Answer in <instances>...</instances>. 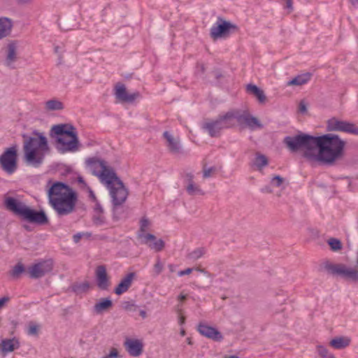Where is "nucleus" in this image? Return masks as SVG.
I'll return each mask as SVG.
<instances>
[{"mask_svg":"<svg viewBox=\"0 0 358 358\" xmlns=\"http://www.w3.org/2000/svg\"><path fill=\"white\" fill-rule=\"evenodd\" d=\"M49 203L58 215L63 216L71 213L76 206L77 196L66 184L56 182L48 190Z\"/></svg>","mask_w":358,"mask_h":358,"instance_id":"f257e3e1","label":"nucleus"},{"mask_svg":"<svg viewBox=\"0 0 358 358\" xmlns=\"http://www.w3.org/2000/svg\"><path fill=\"white\" fill-rule=\"evenodd\" d=\"M24 159L27 164L34 167L40 166L49 152L48 139L41 132L35 131L33 136L23 134Z\"/></svg>","mask_w":358,"mask_h":358,"instance_id":"f03ea898","label":"nucleus"},{"mask_svg":"<svg viewBox=\"0 0 358 358\" xmlns=\"http://www.w3.org/2000/svg\"><path fill=\"white\" fill-rule=\"evenodd\" d=\"M315 159L332 163L341 156L344 142L338 136L328 134L315 137Z\"/></svg>","mask_w":358,"mask_h":358,"instance_id":"7ed1b4c3","label":"nucleus"},{"mask_svg":"<svg viewBox=\"0 0 358 358\" xmlns=\"http://www.w3.org/2000/svg\"><path fill=\"white\" fill-rule=\"evenodd\" d=\"M50 135L57 142L56 148L61 153L74 152L78 150L79 141L76 128L70 124L53 125Z\"/></svg>","mask_w":358,"mask_h":358,"instance_id":"20e7f679","label":"nucleus"},{"mask_svg":"<svg viewBox=\"0 0 358 358\" xmlns=\"http://www.w3.org/2000/svg\"><path fill=\"white\" fill-rule=\"evenodd\" d=\"M6 208L22 220L39 225L45 224L48 222V217L43 211H37L28 207L24 203L8 196L4 200Z\"/></svg>","mask_w":358,"mask_h":358,"instance_id":"39448f33","label":"nucleus"},{"mask_svg":"<svg viewBox=\"0 0 358 358\" xmlns=\"http://www.w3.org/2000/svg\"><path fill=\"white\" fill-rule=\"evenodd\" d=\"M315 137L308 134H300L294 136H286L284 143L292 152L299 149L304 150V157L309 159H315Z\"/></svg>","mask_w":358,"mask_h":358,"instance_id":"423d86ee","label":"nucleus"},{"mask_svg":"<svg viewBox=\"0 0 358 358\" xmlns=\"http://www.w3.org/2000/svg\"><path fill=\"white\" fill-rule=\"evenodd\" d=\"M86 164L92 174L97 176L102 183H110L111 179L115 178V172L106 161L92 157L86 160Z\"/></svg>","mask_w":358,"mask_h":358,"instance_id":"0eeeda50","label":"nucleus"},{"mask_svg":"<svg viewBox=\"0 0 358 358\" xmlns=\"http://www.w3.org/2000/svg\"><path fill=\"white\" fill-rule=\"evenodd\" d=\"M233 113L228 112L225 115L219 116L216 120L205 122L202 124V129L211 137L220 136L222 129H228L234 126Z\"/></svg>","mask_w":358,"mask_h":358,"instance_id":"6e6552de","label":"nucleus"},{"mask_svg":"<svg viewBox=\"0 0 358 358\" xmlns=\"http://www.w3.org/2000/svg\"><path fill=\"white\" fill-rule=\"evenodd\" d=\"M109 189L113 204L115 206H121L126 201L128 192L120 179L115 175V178L111 179L110 183H104Z\"/></svg>","mask_w":358,"mask_h":358,"instance_id":"1a4fd4ad","label":"nucleus"},{"mask_svg":"<svg viewBox=\"0 0 358 358\" xmlns=\"http://www.w3.org/2000/svg\"><path fill=\"white\" fill-rule=\"evenodd\" d=\"M0 167L8 175L13 174L17 169L16 145L6 148L0 155Z\"/></svg>","mask_w":358,"mask_h":358,"instance_id":"9d476101","label":"nucleus"},{"mask_svg":"<svg viewBox=\"0 0 358 358\" xmlns=\"http://www.w3.org/2000/svg\"><path fill=\"white\" fill-rule=\"evenodd\" d=\"M327 271L334 275L341 276L353 281H358V270L348 267L343 264H327Z\"/></svg>","mask_w":358,"mask_h":358,"instance_id":"9b49d317","label":"nucleus"},{"mask_svg":"<svg viewBox=\"0 0 358 358\" xmlns=\"http://www.w3.org/2000/svg\"><path fill=\"white\" fill-rule=\"evenodd\" d=\"M236 26L229 22L218 18L217 21L210 28L211 38L217 39L224 38L229 35L231 31L236 29Z\"/></svg>","mask_w":358,"mask_h":358,"instance_id":"f8f14e48","label":"nucleus"},{"mask_svg":"<svg viewBox=\"0 0 358 358\" xmlns=\"http://www.w3.org/2000/svg\"><path fill=\"white\" fill-rule=\"evenodd\" d=\"M233 113V119H234V126L236 123H238L241 126H245L250 128L252 130L256 129L262 128V124L257 120V118L251 115L247 112H243L240 113L238 112H232Z\"/></svg>","mask_w":358,"mask_h":358,"instance_id":"ddd939ff","label":"nucleus"},{"mask_svg":"<svg viewBox=\"0 0 358 358\" xmlns=\"http://www.w3.org/2000/svg\"><path fill=\"white\" fill-rule=\"evenodd\" d=\"M327 129L331 131H336L353 134H358V127L354 124L336 117H332L327 121Z\"/></svg>","mask_w":358,"mask_h":358,"instance_id":"4468645a","label":"nucleus"},{"mask_svg":"<svg viewBox=\"0 0 358 358\" xmlns=\"http://www.w3.org/2000/svg\"><path fill=\"white\" fill-rule=\"evenodd\" d=\"M53 268L51 260H43L33 264L28 268L29 276L31 278H39L50 273Z\"/></svg>","mask_w":358,"mask_h":358,"instance_id":"2eb2a0df","label":"nucleus"},{"mask_svg":"<svg viewBox=\"0 0 358 358\" xmlns=\"http://www.w3.org/2000/svg\"><path fill=\"white\" fill-rule=\"evenodd\" d=\"M18 43L15 41H10L5 48V61L6 66L14 68V63L17 59Z\"/></svg>","mask_w":358,"mask_h":358,"instance_id":"dca6fc26","label":"nucleus"},{"mask_svg":"<svg viewBox=\"0 0 358 358\" xmlns=\"http://www.w3.org/2000/svg\"><path fill=\"white\" fill-rule=\"evenodd\" d=\"M197 331L203 336L214 341H221L223 339V336L220 331H219L216 328L204 323H200L198 324Z\"/></svg>","mask_w":358,"mask_h":358,"instance_id":"f3484780","label":"nucleus"},{"mask_svg":"<svg viewBox=\"0 0 358 358\" xmlns=\"http://www.w3.org/2000/svg\"><path fill=\"white\" fill-rule=\"evenodd\" d=\"M124 345L127 352L132 357H138L143 352V343L138 339L127 338Z\"/></svg>","mask_w":358,"mask_h":358,"instance_id":"a211bd4d","label":"nucleus"},{"mask_svg":"<svg viewBox=\"0 0 358 358\" xmlns=\"http://www.w3.org/2000/svg\"><path fill=\"white\" fill-rule=\"evenodd\" d=\"M115 94L117 99L125 103H132L140 95L138 92L128 94L126 90V87L123 84H118L116 85Z\"/></svg>","mask_w":358,"mask_h":358,"instance_id":"6ab92c4d","label":"nucleus"},{"mask_svg":"<svg viewBox=\"0 0 358 358\" xmlns=\"http://www.w3.org/2000/svg\"><path fill=\"white\" fill-rule=\"evenodd\" d=\"M150 222L147 217H142L140 220V229L138 231V237L141 239V243H148V241H155V236L151 234H146Z\"/></svg>","mask_w":358,"mask_h":358,"instance_id":"aec40b11","label":"nucleus"},{"mask_svg":"<svg viewBox=\"0 0 358 358\" xmlns=\"http://www.w3.org/2000/svg\"><path fill=\"white\" fill-rule=\"evenodd\" d=\"M20 347V341L16 337L2 339L0 343V351L3 355L12 352L15 350L18 349Z\"/></svg>","mask_w":358,"mask_h":358,"instance_id":"412c9836","label":"nucleus"},{"mask_svg":"<svg viewBox=\"0 0 358 358\" xmlns=\"http://www.w3.org/2000/svg\"><path fill=\"white\" fill-rule=\"evenodd\" d=\"M136 276L135 273H129L125 276H124L120 280V283L117 285V287L114 289V292L117 295H121L123 293L126 292L129 287L131 286L133 280Z\"/></svg>","mask_w":358,"mask_h":358,"instance_id":"4be33fe9","label":"nucleus"},{"mask_svg":"<svg viewBox=\"0 0 358 358\" xmlns=\"http://www.w3.org/2000/svg\"><path fill=\"white\" fill-rule=\"evenodd\" d=\"M96 284L99 289L106 290L109 286V279L104 266H99L96 269Z\"/></svg>","mask_w":358,"mask_h":358,"instance_id":"5701e85b","label":"nucleus"},{"mask_svg":"<svg viewBox=\"0 0 358 358\" xmlns=\"http://www.w3.org/2000/svg\"><path fill=\"white\" fill-rule=\"evenodd\" d=\"M163 135L166 140L167 146L170 151L173 153H178L181 148L179 139L175 138L169 131H164Z\"/></svg>","mask_w":358,"mask_h":358,"instance_id":"b1692460","label":"nucleus"},{"mask_svg":"<svg viewBox=\"0 0 358 358\" xmlns=\"http://www.w3.org/2000/svg\"><path fill=\"white\" fill-rule=\"evenodd\" d=\"M350 338L347 336H338L333 338L329 342L330 346L336 350L344 349L350 344Z\"/></svg>","mask_w":358,"mask_h":358,"instance_id":"393cba45","label":"nucleus"},{"mask_svg":"<svg viewBox=\"0 0 358 358\" xmlns=\"http://www.w3.org/2000/svg\"><path fill=\"white\" fill-rule=\"evenodd\" d=\"M13 24L8 17H0V40L10 34Z\"/></svg>","mask_w":358,"mask_h":358,"instance_id":"a878e982","label":"nucleus"},{"mask_svg":"<svg viewBox=\"0 0 358 358\" xmlns=\"http://www.w3.org/2000/svg\"><path fill=\"white\" fill-rule=\"evenodd\" d=\"M112 306L113 303L110 299H101L94 306V312L96 314H101L108 310Z\"/></svg>","mask_w":358,"mask_h":358,"instance_id":"bb28decb","label":"nucleus"},{"mask_svg":"<svg viewBox=\"0 0 358 358\" xmlns=\"http://www.w3.org/2000/svg\"><path fill=\"white\" fill-rule=\"evenodd\" d=\"M312 74L310 73H306L299 75L289 80L287 83V85H302L307 83L311 78Z\"/></svg>","mask_w":358,"mask_h":358,"instance_id":"cd10ccee","label":"nucleus"},{"mask_svg":"<svg viewBox=\"0 0 358 358\" xmlns=\"http://www.w3.org/2000/svg\"><path fill=\"white\" fill-rule=\"evenodd\" d=\"M247 92L251 94H253L259 101V102L263 103L266 100V96L261 89H259L257 86L255 85H248L247 87Z\"/></svg>","mask_w":358,"mask_h":358,"instance_id":"c85d7f7f","label":"nucleus"},{"mask_svg":"<svg viewBox=\"0 0 358 358\" xmlns=\"http://www.w3.org/2000/svg\"><path fill=\"white\" fill-rule=\"evenodd\" d=\"M45 108L47 110H59L63 109V103L57 99H50L45 103Z\"/></svg>","mask_w":358,"mask_h":358,"instance_id":"c756f323","label":"nucleus"},{"mask_svg":"<svg viewBox=\"0 0 358 358\" xmlns=\"http://www.w3.org/2000/svg\"><path fill=\"white\" fill-rule=\"evenodd\" d=\"M143 244L148 245V247L154 250L156 252H159L162 250V249L164 247V242L162 239L157 240L156 238L155 241H148V243H143Z\"/></svg>","mask_w":358,"mask_h":358,"instance_id":"7c9ffc66","label":"nucleus"},{"mask_svg":"<svg viewBox=\"0 0 358 358\" xmlns=\"http://www.w3.org/2000/svg\"><path fill=\"white\" fill-rule=\"evenodd\" d=\"M254 164L258 169H262L268 164V159L265 155L258 153L256 155Z\"/></svg>","mask_w":358,"mask_h":358,"instance_id":"2f4dec72","label":"nucleus"},{"mask_svg":"<svg viewBox=\"0 0 358 358\" xmlns=\"http://www.w3.org/2000/svg\"><path fill=\"white\" fill-rule=\"evenodd\" d=\"M206 252L203 248H198L187 255V258L191 260H197L202 257Z\"/></svg>","mask_w":358,"mask_h":358,"instance_id":"473e14b6","label":"nucleus"},{"mask_svg":"<svg viewBox=\"0 0 358 358\" xmlns=\"http://www.w3.org/2000/svg\"><path fill=\"white\" fill-rule=\"evenodd\" d=\"M316 350L317 354L322 357V358H336L335 356L329 351V350L321 345H318L316 347Z\"/></svg>","mask_w":358,"mask_h":358,"instance_id":"72a5a7b5","label":"nucleus"},{"mask_svg":"<svg viewBox=\"0 0 358 358\" xmlns=\"http://www.w3.org/2000/svg\"><path fill=\"white\" fill-rule=\"evenodd\" d=\"M90 288V283L87 281L82 283L76 284L73 287V290L76 294H82L87 292Z\"/></svg>","mask_w":358,"mask_h":358,"instance_id":"f704fd0d","label":"nucleus"},{"mask_svg":"<svg viewBox=\"0 0 358 358\" xmlns=\"http://www.w3.org/2000/svg\"><path fill=\"white\" fill-rule=\"evenodd\" d=\"M24 271V265L22 263H18L11 270L10 275L13 278H18Z\"/></svg>","mask_w":358,"mask_h":358,"instance_id":"c9c22d12","label":"nucleus"},{"mask_svg":"<svg viewBox=\"0 0 358 358\" xmlns=\"http://www.w3.org/2000/svg\"><path fill=\"white\" fill-rule=\"evenodd\" d=\"M187 192L190 195L203 194L201 189L198 186L195 185L192 182H189L187 185Z\"/></svg>","mask_w":358,"mask_h":358,"instance_id":"e433bc0d","label":"nucleus"},{"mask_svg":"<svg viewBox=\"0 0 358 358\" xmlns=\"http://www.w3.org/2000/svg\"><path fill=\"white\" fill-rule=\"evenodd\" d=\"M328 243L333 251H338L342 248L341 241L337 238H330L328 241Z\"/></svg>","mask_w":358,"mask_h":358,"instance_id":"4c0bfd02","label":"nucleus"},{"mask_svg":"<svg viewBox=\"0 0 358 358\" xmlns=\"http://www.w3.org/2000/svg\"><path fill=\"white\" fill-rule=\"evenodd\" d=\"M93 222L98 226L102 225L105 222V216L103 213H94Z\"/></svg>","mask_w":358,"mask_h":358,"instance_id":"58836bf2","label":"nucleus"},{"mask_svg":"<svg viewBox=\"0 0 358 358\" xmlns=\"http://www.w3.org/2000/svg\"><path fill=\"white\" fill-rule=\"evenodd\" d=\"M38 331V326L33 322L29 324L27 329V334L30 336L37 335Z\"/></svg>","mask_w":358,"mask_h":358,"instance_id":"ea45409f","label":"nucleus"},{"mask_svg":"<svg viewBox=\"0 0 358 358\" xmlns=\"http://www.w3.org/2000/svg\"><path fill=\"white\" fill-rule=\"evenodd\" d=\"M164 268V265L160 261L159 258H157L155 264L154 265V272L156 275H159Z\"/></svg>","mask_w":358,"mask_h":358,"instance_id":"a19ab883","label":"nucleus"},{"mask_svg":"<svg viewBox=\"0 0 358 358\" xmlns=\"http://www.w3.org/2000/svg\"><path fill=\"white\" fill-rule=\"evenodd\" d=\"M284 181V178H282L281 176H274L271 180V183L272 185L275 186V187H280L281 185L282 184Z\"/></svg>","mask_w":358,"mask_h":358,"instance_id":"79ce46f5","label":"nucleus"},{"mask_svg":"<svg viewBox=\"0 0 358 358\" xmlns=\"http://www.w3.org/2000/svg\"><path fill=\"white\" fill-rule=\"evenodd\" d=\"M122 307L124 310L131 311L135 310L136 306L132 302L125 301L122 303Z\"/></svg>","mask_w":358,"mask_h":358,"instance_id":"37998d69","label":"nucleus"},{"mask_svg":"<svg viewBox=\"0 0 358 358\" xmlns=\"http://www.w3.org/2000/svg\"><path fill=\"white\" fill-rule=\"evenodd\" d=\"M10 300V297L8 296H4L0 299V310L3 308L5 305Z\"/></svg>","mask_w":358,"mask_h":358,"instance_id":"c03bdc74","label":"nucleus"},{"mask_svg":"<svg viewBox=\"0 0 358 358\" xmlns=\"http://www.w3.org/2000/svg\"><path fill=\"white\" fill-rule=\"evenodd\" d=\"M95 206L94 208V212L95 213H103V209L101 205L98 202V201H95Z\"/></svg>","mask_w":358,"mask_h":358,"instance_id":"a18cd8bd","label":"nucleus"},{"mask_svg":"<svg viewBox=\"0 0 358 358\" xmlns=\"http://www.w3.org/2000/svg\"><path fill=\"white\" fill-rule=\"evenodd\" d=\"M118 356V352L116 349H113L110 353L104 357L103 358H116Z\"/></svg>","mask_w":358,"mask_h":358,"instance_id":"49530a36","label":"nucleus"},{"mask_svg":"<svg viewBox=\"0 0 358 358\" xmlns=\"http://www.w3.org/2000/svg\"><path fill=\"white\" fill-rule=\"evenodd\" d=\"M193 271V268H187L185 270H182V271H180L178 273V276H183L185 275H189Z\"/></svg>","mask_w":358,"mask_h":358,"instance_id":"de8ad7c7","label":"nucleus"},{"mask_svg":"<svg viewBox=\"0 0 358 358\" xmlns=\"http://www.w3.org/2000/svg\"><path fill=\"white\" fill-rule=\"evenodd\" d=\"M299 111L305 113L307 111V107L304 101H301L299 106Z\"/></svg>","mask_w":358,"mask_h":358,"instance_id":"09e8293b","label":"nucleus"},{"mask_svg":"<svg viewBox=\"0 0 358 358\" xmlns=\"http://www.w3.org/2000/svg\"><path fill=\"white\" fill-rule=\"evenodd\" d=\"M213 171H214L213 168H209V169H205L203 171V177L204 178L210 177Z\"/></svg>","mask_w":358,"mask_h":358,"instance_id":"8fccbe9b","label":"nucleus"},{"mask_svg":"<svg viewBox=\"0 0 358 358\" xmlns=\"http://www.w3.org/2000/svg\"><path fill=\"white\" fill-rule=\"evenodd\" d=\"M85 235L84 233H78L73 236V241L75 243H78L81 238Z\"/></svg>","mask_w":358,"mask_h":358,"instance_id":"3c124183","label":"nucleus"},{"mask_svg":"<svg viewBox=\"0 0 358 358\" xmlns=\"http://www.w3.org/2000/svg\"><path fill=\"white\" fill-rule=\"evenodd\" d=\"M261 192H263V193H271L272 192V189H271L270 187L266 186V187H262L261 189Z\"/></svg>","mask_w":358,"mask_h":358,"instance_id":"603ef678","label":"nucleus"},{"mask_svg":"<svg viewBox=\"0 0 358 358\" xmlns=\"http://www.w3.org/2000/svg\"><path fill=\"white\" fill-rule=\"evenodd\" d=\"M186 298H187V295L186 294H180L178 296V299L182 301L186 299Z\"/></svg>","mask_w":358,"mask_h":358,"instance_id":"864d4df0","label":"nucleus"},{"mask_svg":"<svg viewBox=\"0 0 358 358\" xmlns=\"http://www.w3.org/2000/svg\"><path fill=\"white\" fill-rule=\"evenodd\" d=\"M78 182L79 183H80V184H83V185H86V183H85V180H84V179H83V177H81V176H79V177L78 178Z\"/></svg>","mask_w":358,"mask_h":358,"instance_id":"5fc2aeb1","label":"nucleus"},{"mask_svg":"<svg viewBox=\"0 0 358 358\" xmlns=\"http://www.w3.org/2000/svg\"><path fill=\"white\" fill-rule=\"evenodd\" d=\"M139 313L143 318H145L147 317V313L144 310H141Z\"/></svg>","mask_w":358,"mask_h":358,"instance_id":"6e6d98bb","label":"nucleus"},{"mask_svg":"<svg viewBox=\"0 0 358 358\" xmlns=\"http://www.w3.org/2000/svg\"><path fill=\"white\" fill-rule=\"evenodd\" d=\"M185 317H183V316H182V315H181V316H180V317H179V321H178V322H179V324H180V325H182V324H183L185 323Z\"/></svg>","mask_w":358,"mask_h":358,"instance_id":"4d7b16f0","label":"nucleus"},{"mask_svg":"<svg viewBox=\"0 0 358 358\" xmlns=\"http://www.w3.org/2000/svg\"><path fill=\"white\" fill-rule=\"evenodd\" d=\"M90 196L93 199L94 201H97L95 194L92 190L90 191Z\"/></svg>","mask_w":358,"mask_h":358,"instance_id":"13d9d810","label":"nucleus"},{"mask_svg":"<svg viewBox=\"0 0 358 358\" xmlns=\"http://www.w3.org/2000/svg\"><path fill=\"white\" fill-rule=\"evenodd\" d=\"M180 335L182 336H184L185 335V330L184 329H182L180 332Z\"/></svg>","mask_w":358,"mask_h":358,"instance_id":"bf43d9fd","label":"nucleus"},{"mask_svg":"<svg viewBox=\"0 0 358 358\" xmlns=\"http://www.w3.org/2000/svg\"><path fill=\"white\" fill-rule=\"evenodd\" d=\"M350 1L353 5L358 3V0H350Z\"/></svg>","mask_w":358,"mask_h":358,"instance_id":"052dcab7","label":"nucleus"},{"mask_svg":"<svg viewBox=\"0 0 358 358\" xmlns=\"http://www.w3.org/2000/svg\"><path fill=\"white\" fill-rule=\"evenodd\" d=\"M187 343H188L189 345H192V341H191V339H190L189 338H187Z\"/></svg>","mask_w":358,"mask_h":358,"instance_id":"680f3d73","label":"nucleus"},{"mask_svg":"<svg viewBox=\"0 0 358 358\" xmlns=\"http://www.w3.org/2000/svg\"><path fill=\"white\" fill-rule=\"evenodd\" d=\"M287 6H288V7H290V6H291V1H290V0H288V1H287Z\"/></svg>","mask_w":358,"mask_h":358,"instance_id":"e2e57ef3","label":"nucleus"},{"mask_svg":"<svg viewBox=\"0 0 358 358\" xmlns=\"http://www.w3.org/2000/svg\"><path fill=\"white\" fill-rule=\"evenodd\" d=\"M229 358H239V357L236 355H232V356L229 357Z\"/></svg>","mask_w":358,"mask_h":358,"instance_id":"0e129e2a","label":"nucleus"},{"mask_svg":"<svg viewBox=\"0 0 358 358\" xmlns=\"http://www.w3.org/2000/svg\"><path fill=\"white\" fill-rule=\"evenodd\" d=\"M59 51V49L57 47L55 48V52H57Z\"/></svg>","mask_w":358,"mask_h":358,"instance_id":"69168bd1","label":"nucleus"},{"mask_svg":"<svg viewBox=\"0 0 358 358\" xmlns=\"http://www.w3.org/2000/svg\"><path fill=\"white\" fill-rule=\"evenodd\" d=\"M199 271H201V272H203V273H206V272H205V271H204L203 270H202V269H199Z\"/></svg>","mask_w":358,"mask_h":358,"instance_id":"338daca9","label":"nucleus"},{"mask_svg":"<svg viewBox=\"0 0 358 358\" xmlns=\"http://www.w3.org/2000/svg\"><path fill=\"white\" fill-rule=\"evenodd\" d=\"M102 358H103V357H102Z\"/></svg>","mask_w":358,"mask_h":358,"instance_id":"774afa93","label":"nucleus"}]
</instances>
